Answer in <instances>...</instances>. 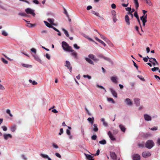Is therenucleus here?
Masks as SVG:
<instances>
[{
	"instance_id": "nucleus-33",
	"label": "nucleus",
	"mask_w": 160,
	"mask_h": 160,
	"mask_svg": "<svg viewBox=\"0 0 160 160\" xmlns=\"http://www.w3.org/2000/svg\"><path fill=\"white\" fill-rule=\"evenodd\" d=\"M33 57H34L35 59L38 62H41L42 61L41 60L38 56L33 55Z\"/></svg>"
},
{
	"instance_id": "nucleus-50",
	"label": "nucleus",
	"mask_w": 160,
	"mask_h": 160,
	"mask_svg": "<svg viewBox=\"0 0 160 160\" xmlns=\"http://www.w3.org/2000/svg\"><path fill=\"white\" fill-rule=\"evenodd\" d=\"M98 33L100 35L101 38H102V39H103L104 40H105L106 39H107V38L103 35L101 34L99 32H98Z\"/></svg>"
},
{
	"instance_id": "nucleus-44",
	"label": "nucleus",
	"mask_w": 160,
	"mask_h": 160,
	"mask_svg": "<svg viewBox=\"0 0 160 160\" xmlns=\"http://www.w3.org/2000/svg\"><path fill=\"white\" fill-rule=\"evenodd\" d=\"M97 87L98 88H101V89H103L105 90V92H106V91L105 88L102 86L99 85L98 84H97L96 85Z\"/></svg>"
},
{
	"instance_id": "nucleus-41",
	"label": "nucleus",
	"mask_w": 160,
	"mask_h": 160,
	"mask_svg": "<svg viewBox=\"0 0 160 160\" xmlns=\"http://www.w3.org/2000/svg\"><path fill=\"white\" fill-rule=\"evenodd\" d=\"M137 77L138 78L141 80L143 81H145V80L144 78L142 76L140 75H138Z\"/></svg>"
},
{
	"instance_id": "nucleus-4",
	"label": "nucleus",
	"mask_w": 160,
	"mask_h": 160,
	"mask_svg": "<svg viewBox=\"0 0 160 160\" xmlns=\"http://www.w3.org/2000/svg\"><path fill=\"white\" fill-rule=\"evenodd\" d=\"M147 57L149 59V62L152 63L154 66H155L156 64L158 65V62L155 58H149L148 56Z\"/></svg>"
},
{
	"instance_id": "nucleus-9",
	"label": "nucleus",
	"mask_w": 160,
	"mask_h": 160,
	"mask_svg": "<svg viewBox=\"0 0 160 160\" xmlns=\"http://www.w3.org/2000/svg\"><path fill=\"white\" fill-rule=\"evenodd\" d=\"M151 155L150 152H144L142 153V156L146 158L150 156Z\"/></svg>"
},
{
	"instance_id": "nucleus-59",
	"label": "nucleus",
	"mask_w": 160,
	"mask_h": 160,
	"mask_svg": "<svg viewBox=\"0 0 160 160\" xmlns=\"http://www.w3.org/2000/svg\"><path fill=\"white\" fill-rule=\"evenodd\" d=\"M5 88L4 86L1 84H0V89L2 90H5Z\"/></svg>"
},
{
	"instance_id": "nucleus-18",
	"label": "nucleus",
	"mask_w": 160,
	"mask_h": 160,
	"mask_svg": "<svg viewBox=\"0 0 160 160\" xmlns=\"http://www.w3.org/2000/svg\"><path fill=\"white\" fill-rule=\"evenodd\" d=\"M125 21L127 24L128 25H129L130 24V22H129V18L128 15H126L125 16Z\"/></svg>"
},
{
	"instance_id": "nucleus-11",
	"label": "nucleus",
	"mask_w": 160,
	"mask_h": 160,
	"mask_svg": "<svg viewBox=\"0 0 160 160\" xmlns=\"http://www.w3.org/2000/svg\"><path fill=\"white\" fill-rule=\"evenodd\" d=\"M108 135L109 138L112 141H115L116 140V138H114V136L112 135L111 132L110 131H109L108 133Z\"/></svg>"
},
{
	"instance_id": "nucleus-58",
	"label": "nucleus",
	"mask_w": 160,
	"mask_h": 160,
	"mask_svg": "<svg viewBox=\"0 0 160 160\" xmlns=\"http://www.w3.org/2000/svg\"><path fill=\"white\" fill-rule=\"evenodd\" d=\"M2 34L4 36H7L8 35L7 33L5 31H3L2 32Z\"/></svg>"
},
{
	"instance_id": "nucleus-46",
	"label": "nucleus",
	"mask_w": 160,
	"mask_h": 160,
	"mask_svg": "<svg viewBox=\"0 0 160 160\" xmlns=\"http://www.w3.org/2000/svg\"><path fill=\"white\" fill-rule=\"evenodd\" d=\"M94 14L96 15V16L99 17L101 19H103V17H101L100 16V15L99 14V13L98 12H96Z\"/></svg>"
},
{
	"instance_id": "nucleus-6",
	"label": "nucleus",
	"mask_w": 160,
	"mask_h": 160,
	"mask_svg": "<svg viewBox=\"0 0 160 160\" xmlns=\"http://www.w3.org/2000/svg\"><path fill=\"white\" fill-rule=\"evenodd\" d=\"M147 14L145 15H143L140 17V19L142 21L143 26L145 27V23L147 22Z\"/></svg>"
},
{
	"instance_id": "nucleus-20",
	"label": "nucleus",
	"mask_w": 160,
	"mask_h": 160,
	"mask_svg": "<svg viewBox=\"0 0 160 160\" xmlns=\"http://www.w3.org/2000/svg\"><path fill=\"white\" fill-rule=\"evenodd\" d=\"M111 81L114 83H117L118 82L117 78L116 77H112L111 78Z\"/></svg>"
},
{
	"instance_id": "nucleus-34",
	"label": "nucleus",
	"mask_w": 160,
	"mask_h": 160,
	"mask_svg": "<svg viewBox=\"0 0 160 160\" xmlns=\"http://www.w3.org/2000/svg\"><path fill=\"white\" fill-rule=\"evenodd\" d=\"M99 143L101 144L105 145L106 143V141L105 139H103L99 141Z\"/></svg>"
},
{
	"instance_id": "nucleus-35",
	"label": "nucleus",
	"mask_w": 160,
	"mask_h": 160,
	"mask_svg": "<svg viewBox=\"0 0 160 160\" xmlns=\"http://www.w3.org/2000/svg\"><path fill=\"white\" fill-rule=\"evenodd\" d=\"M22 66L25 67L26 68H32V66L30 65L25 64H22Z\"/></svg>"
},
{
	"instance_id": "nucleus-23",
	"label": "nucleus",
	"mask_w": 160,
	"mask_h": 160,
	"mask_svg": "<svg viewBox=\"0 0 160 160\" xmlns=\"http://www.w3.org/2000/svg\"><path fill=\"white\" fill-rule=\"evenodd\" d=\"M101 121L102 122L103 125L105 127H107L108 126V124L105 121V119L104 118H102L101 119Z\"/></svg>"
},
{
	"instance_id": "nucleus-62",
	"label": "nucleus",
	"mask_w": 160,
	"mask_h": 160,
	"mask_svg": "<svg viewBox=\"0 0 160 160\" xmlns=\"http://www.w3.org/2000/svg\"><path fill=\"white\" fill-rule=\"evenodd\" d=\"M112 15L113 16H116V13L115 11L114 10H113L112 11Z\"/></svg>"
},
{
	"instance_id": "nucleus-60",
	"label": "nucleus",
	"mask_w": 160,
	"mask_h": 160,
	"mask_svg": "<svg viewBox=\"0 0 160 160\" xmlns=\"http://www.w3.org/2000/svg\"><path fill=\"white\" fill-rule=\"evenodd\" d=\"M31 50L32 52H33L34 53L36 54V49L34 48H32L31 49Z\"/></svg>"
},
{
	"instance_id": "nucleus-36",
	"label": "nucleus",
	"mask_w": 160,
	"mask_h": 160,
	"mask_svg": "<svg viewBox=\"0 0 160 160\" xmlns=\"http://www.w3.org/2000/svg\"><path fill=\"white\" fill-rule=\"evenodd\" d=\"M71 55L72 56L74 57L75 58H76V59L77 58V54L76 52H72L71 53Z\"/></svg>"
},
{
	"instance_id": "nucleus-61",
	"label": "nucleus",
	"mask_w": 160,
	"mask_h": 160,
	"mask_svg": "<svg viewBox=\"0 0 160 160\" xmlns=\"http://www.w3.org/2000/svg\"><path fill=\"white\" fill-rule=\"evenodd\" d=\"M135 84V82H131L130 83V84L132 87H134Z\"/></svg>"
},
{
	"instance_id": "nucleus-54",
	"label": "nucleus",
	"mask_w": 160,
	"mask_h": 160,
	"mask_svg": "<svg viewBox=\"0 0 160 160\" xmlns=\"http://www.w3.org/2000/svg\"><path fill=\"white\" fill-rule=\"evenodd\" d=\"M1 128L4 131H6L7 130V128L5 126H2Z\"/></svg>"
},
{
	"instance_id": "nucleus-53",
	"label": "nucleus",
	"mask_w": 160,
	"mask_h": 160,
	"mask_svg": "<svg viewBox=\"0 0 160 160\" xmlns=\"http://www.w3.org/2000/svg\"><path fill=\"white\" fill-rule=\"evenodd\" d=\"M63 129L62 128H61L60 129V132L58 133L59 135H61L63 133Z\"/></svg>"
},
{
	"instance_id": "nucleus-7",
	"label": "nucleus",
	"mask_w": 160,
	"mask_h": 160,
	"mask_svg": "<svg viewBox=\"0 0 160 160\" xmlns=\"http://www.w3.org/2000/svg\"><path fill=\"white\" fill-rule=\"evenodd\" d=\"M25 12L27 14H30L32 15L33 16L35 15V13L34 12V11L31 8H28L25 9Z\"/></svg>"
},
{
	"instance_id": "nucleus-52",
	"label": "nucleus",
	"mask_w": 160,
	"mask_h": 160,
	"mask_svg": "<svg viewBox=\"0 0 160 160\" xmlns=\"http://www.w3.org/2000/svg\"><path fill=\"white\" fill-rule=\"evenodd\" d=\"M149 128L152 131H156L157 130L158 127H153L152 128Z\"/></svg>"
},
{
	"instance_id": "nucleus-13",
	"label": "nucleus",
	"mask_w": 160,
	"mask_h": 160,
	"mask_svg": "<svg viewBox=\"0 0 160 160\" xmlns=\"http://www.w3.org/2000/svg\"><path fill=\"white\" fill-rule=\"evenodd\" d=\"M3 136L5 140H7L9 138H12V135L10 134H3Z\"/></svg>"
},
{
	"instance_id": "nucleus-48",
	"label": "nucleus",
	"mask_w": 160,
	"mask_h": 160,
	"mask_svg": "<svg viewBox=\"0 0 160 160\" xmlns=\"http://www.w3.org/2000/svg\"><path fill=\"white\" fill-rule=\"evenodd\" d=\"M85 110H86V112L87 113V114L89 115V116H91V113L89 112L88 110V109L87 108L85 107Z\"/></svg>"
},
{
	"instance_id": "nucleus-21",
	"label": "nucleus",
	"mask_w": 160,
	"mask_h": 160,
	"mask_svg": "<svg viewBox=\"0 0 160 160\" xmlns=\"http://www.w3.org/2000/svg\"><path fill=\"white\" fill-rule=\"evenodd\" d=\"M48 20L51 25L54 26L56 25V24L54 23V19H53L48 18Z\"/></svg>"
},
{
	"instance_id": "nucleus-12",
	"label": "nucleus",
	"mask_w": 160,
	"mask_h": 160,
	"mask_svg": "<svg viewBox=\"0 0 160 160\" xmlns=\"http://www.w3.org/2000/svg\"><path fill=\"white\" fill-rule=\"evenodd\" d=\"M110 90L112 95L116 98H117V94L116 92L112 88H110Z\"/></svg>"
},
{
	"instance_id": "nucleus-32",
	"label": "nucleus",
	"mask_w": 160,
	"mask_h": 160,
	"mask_svg": "<svg viewBox=\"0 0 160 160\" xmlns=\"http://www.w3.org/2000/svg\"><path fill=\"white\" fill-rule=\"evenodd\" d=\"M44 23L45 25L48 28H51L52 27V26L48 22L46 21H44Z\"/></svg>"
},
{
	"instance_id": "nucleus-63",
	"label": "nucleus",
	"mask_w": 160,
	"mask_h": 160,
	"mask_svg": "<svg viewBox=\"0 0 160 160\" xmlns=\"http://www.w3.org/2000/svg\"><path fill=\"white\" fill-rule=\"evenodd\" d=\"M21 157L24 160H27V158H26L25 156L24 155H21Z\"/></svg>"
},
{
	"instance_id": "nucleus-14",
	"label": "nucleus",
	"mask_w": 160,
	"mask_h": 160,
	"mask_svg": "<svg viewBox=\"0 0 160 160\" xmlns=\"http://www.w3.org/2000/svg\"><path fill=\"white\" fill-rule=\"evenodd\" d=\"M132 158L133 160H140V156L138 154H135L133 155Z\"/></svg>"
},
{
	"instance_id": "nucleus-64",
	"label": "nucleus",
	"mask_w": 160,
	"mask_h": 160,
	"mask_svg": "<svg viewBox=\"0 0 160 160\" xmlns=\"http://www.w3.org/2000/svg\"><path fill=\"white\" fill-rule=\"evenodd\" d=\"M55 155L57 157L59 158H61V155L58 153L57 152V153H55Z\"/></svg>"
},
{
	"instance_id": "nucleus-17",
	"label": "nucleus",
	"mask_w": 160,
	"mask_h": 160,
	"mask_svg": "<svg viewBox=\"0 0 160 160\" xmlns=\"http://www.w3.org/2000/svg\"><path fill=\"white\" fill-rule=\"evenodd\" d=\"M125 102L126 104L128 105H132V102L131 100L129 98H127L125 100Z\"/></svg>"
},
{
	"instance_id": "nucleus-30",
	"label": "nucleus",
	"mask_w": 160,
	"mask_h": 160,
	"mask_svg": "<svg viewBox=\"0 0 160 160\" xmlns=\"http://www.w3.org/2000/svg\"><path fill=\"white\" fill-rule=\"evenodd\" d=\"M62 31L64 32V33L65 34L66 36L68 37L69 36V34H68V33L67 31L64 28H62Z\"/></svg>"
},
{
	"instance_id": "nucleus-26",
	"label": "nucleus",
	"mask_w": 160,
	"mask_h": 160,
	"mask_svg": "<svg viewBox=\"0 0 160 160\" xmlns=\"http://www.w3.org/2000/svg\"><path fill=\"white\" fill-rule=\"evenodd\" d=\"M94 128H93V130L95 132H97L98 130V128L97 127L98 125L96 124H94L93 125Z\"/></svg>"
},
{
	"instance_id": "nucleus-49",
	"label": "nucleus",
	"mask_w": 160,
	"mask_h": 160,
	"mask_svg": "<svg viewBox=\"0 0 160 160\" xmlns=\"http://www.w3.org/2000/svg\"><path fill=\"white\" fill-rule=\"evenodd\" d=\"M97 138V136L96 135H93L91 137V139L92 140H95Z\"/></svg>"
},
{
	"instance_id": "nucleus-38",
	"label": "nucleus",
	"mask_w": 160,
	"mask_h": 160,
	"mask_svg": "<svg viewBox=\"0 0 160 160\" xmlns=\"http://www.w3.org/2000/svg\"><path fill=\"white\" fill-rule=\"evenodd\" d=\"M146 3L148 4L149 5L152 6V3L151 2L150 0H148L146 2Z\"/></svg>"
},
{
	"instance_id": "nucleus-19",
	"label": "nucleus",
	"mask_w": 160,
	"mask_h": 160,
	"mask_svg": "<svg viewBox=\"0 0 160 160\" xmlns=\"http://www.w3.org/2000/svg\"><path fill=\"white\" fill-rule=\"evenodd\" d=\"M84 154L88 159L89 160H93L94 159V158H92L93 157L91 155L86 153H84Z\"/></svg>"
},
{
	"instance_id": "nucleus-16",
	"label": "nucleus",
	"mask_w": 160,
	"mask_h": 160,
	"mask_svg": "<svg viewBox=\"0 0 160 160\" xmlns=\"http://www.w3.org/2000/svg\"><path fill=\"white\" fill-rule=\"evenodd\" d=\"M134 16L135 17H136V18H137V19L138 21V22H139V23L140 24V26L141 28V29H142V26H141V24H140V20H139V17H138V15L137 12H134ZM142 31H143L142 29Z\"/></svg>"
},
{
	"instance_id": "nucleus-43",
	"label": "nucleus",
	"mask_w": 160,
	"mask_h": 160,
	"mask_svg": "<svg viewBox=\"0 0 160 160\" xmlns=\"http://www.w3.org/2000/svg\"><path fill=\"white\" fill-rule=\"evenodd\" d=\"M83 77L84 78H88V79H90L91 78V76L88 75H83Z\"/></svg>"
},
{
	"instance_id": "nucleus-39",
	"label": "nucleus",
	"mask_w": 160,
	"mask_h": 160,
	"mask_svg": "<svg viewBox=\"0 0 160 160\" xmlns=\"http://www.w3.org/2000/svg\"><path fill=\"white\" fill-rule=\"evenodd\" d=\"M108 101L109 102H112L113 103H115V102L113 99L112 98H107Z\"/></svg>"
},
{
	"instance_id": "nucleus-28",
	"label": "nucleus",
	"mask_w": 160,
	"mask_h": 160,
	"mask_svg": "<svg viewBox=\"0 0 160 160\" xmlns=\"http://www.w3.org/2000/svg\"><path fill=\"white\" fill-rule=\"evenodd\" d=\"M134 4H135V7L137 9H138L139 7V3L138 0H133Z\"/></svg>"
},
{
	"instance_id": "nucleus-56",
	"label": "nucleus",
	"mask_w": 160,
	"mask_h": 160,
	"mask_svg": "<svg viewBox=\"0 0 160 160\" xmlns=\"http://www.w3.org/2000/svg\"><path fill=\"white\" fill-rule=\"evenodd\" d=\"M157 143L158 144V146H159L160 145V138H158L157 140Z\"/></svg>"
},
{
	"instance_id": "nucleus-10",
	"label": "nucleus",
	"mask_w": 160,
	"mask_h": 160,
	"mask_svg": "<svg viewBox=\"0 0 160 160\" xmlns=\"http://www.w3.org/2000/svg\"><path fill=\"white\" fill-rule=\"evenodd\" d=\"M144 117L145 120L147 121H150L151 120V117L147 114L144 115Z\"/></svg>"
},
{
	"instance_id": "nucleus-57",
	"label": "nucleus",
	"mask_w": 160,
	"mask_h": 160,
	"mask_svg": "<svg viewBox=\"0 0 160 160\" xmlns=\"http://www.w3.org/2000/svg\"><path fill=\"white\" fill-rule=\"evenodd\" d=\"M73 47L74 48L77 49H78L80 48V47L78 46L76 44H74L73 45Z\"/></svg>"
},
{
	"instance_id": "nucleus-2",
	"label": "nucleus",
	"mask_w": 160,
	"mask_h": 160,
	"mask_svg": "<svg viewBox=\"0 0 160 160\" xmlns=\"http://www.w3.org/2000/svg\"><path fill=\"white\" fill-rule=\"evenodd\" d=\"M62 44V47L65 51L68 52H73V50H72L71 47L66 42L63 41Z\"/></svg>"
},
{
	"instance_id": "nucleus-8",
	"label": "nucleus",
	"mask_w": 160,
	"mask_h": 160,
	"mask_svg": "<svg viewBox=\"0 0 160 160\" xmlns=\"http://www.w3.org/2000/svg\"><path fill=\"white\" fill-rule=\"evenodd\" d=\"M110 156L112 159L113 160H120L119 158L117 159V156L115 152H110Z\"/></svg>"
},
{
	"instance_id": "nucleus-55",
	"label": "nucleus",
	"mask_w": 160,
	"mask_h": 160,
	"mask_svg": "<svg viewBox=\"0 0 160 160\" xmlns=\"http://www.w3.org/2000/svg\"><path fill=\"white\" fill-rule=\"evenodd\" d=\"M128 0H127V4H125L124 3H122V6H123V7H127L128 6Z\"/></svg>"
},
{
	"instance_id": "nucleus-24",
	"label": "nucleus",
	"mask_w": 160,
	"mask_h": 160,
	"mask_svg": "<svg viewBox=\"0 0 160 160\" xmlns=\"http://www.w3.org/2000/svg\"><path fill=\"white\" fill-rule=\"evenodd\" d=\"M66 66L68 67V68L70 70H71L72 68L70 66V63L68 61H66Z\"/></svg>"
},
{
	"instance_id": "nucleus-31",
	"label": "nucleus",
	"mask_w": 160,
	"mask_h": 160,
	"mask_svg": "<svg viewBox=\"0 0 160 160\" xmlns=\"http://www.w3.org/2000/svg\"><path fill=\"white\" fill-rule=\"evenodd\" d=\"M138 146L141 148H143L144 147V142H142L141 143H139L138 144Z\"/></svg>"
},
{
	"instance_id": "nucleus-47",
	"label": "nucleus",
	"mask_w": 160,
	"mask_h": 160,
	"mask_svg": "<svg viewBox=\"0 0 160 160\" xmlns=\"http://www.w3.org/2000/svg\"><path fill=\"white\" fill-rule=\"evenodd\" d=\"M2 61L5 64H7L8 63V61L6 60L5 59L3 58H1Z\"/></svg>"
},
{
	"instance_id": "nucleus-45",
	"label": "nucleus",
	"mask_w": 160,
	"mask_h": 160,
	"mask_svg": "<svg viewBox=\"0 0 160 160\" xmlns=\"http://www.w3.org/2000/svg\"><path fill=\"white\" fill-rule=\"evenodd\" d=\"M52 146L53 148L57 149L58 148V146L54 143H52Z\"/></svg>"
},
{
	"instance_id": "nucleus-42",
	"label": "nucleus",
	"mask_w": 160,
	"mask_h": 160,
	"mask_svg": "<svg viewBox=\"0 0 160 160\" xmlns=\"http://www.w3.org/2000/svg\"><path fill=\"white\" fill-rule=\"evenodd\" d=\"M18 14L19 15H20V16H25V17H28V15L26 13H25L24 12H23V13H18Z\"/></svg>"
},
{
	"instance_id": "nucleus-51",
	"label": "nucleus",
	"mask_w": 160,
	"mask_h": 160,
	"mask_svg": "<svg viewBox=\"0 0 160 160\" xmlns=\"http://www.w3.org/2000/svg\"><path fill=\"white\" fill-rule=\"evenodd\" d=\"M87 38L88 40L90 41H91L92 42H95L96 44H97V42H95L91 38L88 37V36H87L85 37Z\"/></svg>"
},
{
	"instance_id": "nucleus-1",
	"label": "nucleus",
	"mask_w": 160,
	"mask_h": 160,
	"mask_svg": "<svg viewBox=\"0 0 160 160\" xmlns=\"http://www.w3.org/2000/svg\"><path fill=\"white\" fill-rule=\"evenodd\" d=\"M88 56L89 58H86L85 59L90 64L93 65L94 64L93 62L91 59L93 60L95 62H97L98 61V59H97L93 54H89Z\"/></svg>"
},
{
	"instance_id": "nucleus-40",
	"label": "nucleus",
	"mask_w": 160,
	"mask_h": 160,
	"mask_svg": "<svg viewBox=\"0 0 160 160\" xmlns=\"http://www.w3.org/2000/svg\"><path fill=\"white\" fill-rule=\"evenodd\" d=\"M6 112L7 113L9 114L10 117H12V115L11 113L10 110L9 109H7L6 110Z\"/></svg>"
},
{
	"instance_id": "nucleus-15",
	"label": "nucleus",
	"mask_w": 160,
	"mask_h": 160,
	"mask_svg": "<svg viewBox=\"0 0 160 160\" xmlns=\"http://www.w3.org/2000/svg\"><path fill=\"white\" fill-rule=\"evenodd\" d=\"M134 101L135 103L137 106H139L140 104V99L138 98H136L134 99Z\"/></svg>"
},
{
	"instance_id": "nucleus-27",
	"label": "nucleus",
	"mask_w": 160,
	"mask_h": 160,
	"mask_svg": "<svg viewBox=\"0 0 160 160\" xmlns=\"http://www.w3.org/2000/svg\"><path fill=\"white\" fill-rule=\"evenodd\" d=\"M94 118L92 117V118H88L87 120L91 123V124H92L94 122Z\"/></svg>"
},
{
	"instance_id": "nucleus-25",
	"label": "nucleus",
	"mask_w": 160,
	"mask_h": 160,
	"mask_svg": "<svg viewBox=\"0 0 160 160\" xmlns=\"http://www.w3.org/2000/svg\"><path fill=\"white\" fill-rule=\"evenodd\" d=\"M66 133L69 136V138L71 139L72 138V136L71 134L70 131L68 129L66 130Z\"/></svg>"
},
{
	"instance_id": "nucleus-22",
	"label": "nucleus",
	"mask_w": 160,
	"mask_h": 160,
	"mask_svg": "<svg viewBox=\"0 0 160 160\" xmlns=\"http://www.w3.org/2000/svg\"><path fill=\"white\" fill-rule=\"evenodd\" d=\"M119 127L121 130L123 132H125L126 131V128H125L124 126L123 125L121 124L119 125Z\"/></svg>"
},
{
	"instance_id": "nucleus-5",
	"label": "nucleus",
	"mask_w": 160,
	"mask_h": 160,
	"mask_svg": "<svg viewBox=\"0 0 160 160\" xmlns=\"http://www.w3.org/2000/svg\"><path fill=\"white\" fill-rule=\"evenodd\" d=\"M147 14L145 15H143L140 17V19L142 21L143 26L145 27V23L147 22Z\"/></svg>"
},
{
	"instance_id": "nucleus-37",
	"label": "nucleus",
	"mask_w": 160,
	"mask_h": 160,
	"mask_svg": "<svg viewBox=\"0 0 160 160\" xmlns=\"http://www.w3.org/2000/svg\"><path fill=\"white\" fill-rule=\"evenodd\" d=\"M27 26L29 28H32L35 26V24H33L30 23H28Z\"/></svg>"
},
{
	"instance_id": "nucleus-3",
	"label": "nucleus",
	"mask_w": 160,
	"mask_h": 160,
	"mask_svg": "<svg viewBox=\"0 0 160 160\" xmlns=\"http://www.w3.org/2000/svg\"><path fill=\"white\" fill-rule=\"evenodd\" d=\"M154 143L152 140H148L146 142L145 146L147 148L150 149L154 146Z\"/></svg>"
},
{
	"instance_id": "nucleus-29",
	"label": "nucleus",
	"mask_w": 160,
	"mask_h": 160,
	"mask_svg": "<svg viewBox=\"0 0 160 160\" xmlns=\"http://www.w3.org/2000/svg\"><path fill=\"white\" fill-rule=\"evenodd\" d=\"M10 129L12 132H14L16 129V126L15 125L12 126L10 128Z\"/></svg>"
}]
</instances>
